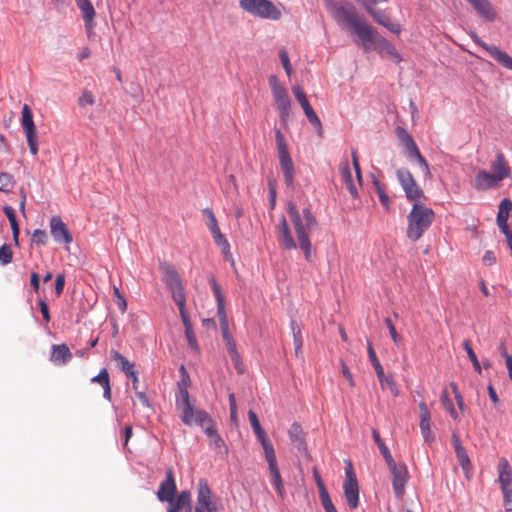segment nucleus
<instances>
[{
    "label": "nucleus",
    "mask_w": 512,
    "mask_h": 512,
    "mask_svg": "<svg viewBox=\"0 0 512 512\" xmlns=\"http://www.w3.org/2000/svg\"><path fill=\"white\" fill-rule=\"evenodd\" d=\"M333 16L343 29L358 36L365 52L377 50L381 55L390 56L397 62L402 60L395 47L384 37L379 36L354 7L336 5Z\"/></svg>",
    "instance_id": "obj_1"
},
{
    "label": "nucleus",
    "mask_w": 512,
    "mask_h": 512,
    "mask_svg": "<svg viewBox=\"0 0 512 512\" xmlns=\"http://www.w3.org/2000/svg\"><path fill=\"white\" fill-rule=\"evenodd\" d=\"M287 211L293 222L299 246L305 256H309L311 253L309 233L317 225L316 219L308 208H304L302 213H299L293 203L288 204Z\"/></svg>",
    "instance_id": "obj_2"
},
{
    "label": "nucleus",
    "mask_w": 512,
    "mask_h": 512,
    "mask_svg": "<svg viewBox=\"0 0 512 512\" xmlns=\"http://www.w3.org/2000/svg\"><path fill=\"white\" fill-rule=\"evenodd\" d=\"M407 219V237L412 241H416L421 238L424 232L431 226L434 219V212L424 205L415 203Z\"/></svg>",
    "instance_id": "obj_3"
},
{
    "label": "nucleus",
    "mask_w": 512,
    "mask_h": 512,
    "mask_svg": "<svg viewBox=\"0 0 512 512\" xmlns=\"http://www.w3.org/2000/svg\"><path fill=\"white\" fill-rule=\"evenodd\" d=\"M240 7L262 19L279 20L281 11L270 0H240Z\"/></svg>",
    "instance_id": "obj_4"
},
{
    "label": "nucleus",
    "mask_w": 512,
    "mask_h": 512,
    "mask_svg": "<svg viewBox=\"0 0 512 512\" xmlns=\"http://www.w3.org/2000/svg\"><path fill=\"white\" fill-rule=\"evenodd\" d=\"M498 483L503 493V505L506 511H512V467L506 458H501L497 465Z\"/></svg>",
    "instance_id": "obj_5"
},
{
    "label": "nucleus",
    "mask_w": 512,
    "mask_h": 512,
    "mask_svg": "<svg viewBox=\"0 0 512 512\" xmlns=\"http://www.w3.org/2000/svg\"><path fill=\"white\" fill-rule=\"evenodd\" d=\"M345 480L343 483L344 495L348 506L356 509L359 505V486L356 473L350 460L345 461Z\"/></svg>",
    "instance_id": "obj_6"
},
{
    "label": "nucleus",
    "mask_w": 512,
    "mask_h": 512,
    "mask_svg": "<svg viewBox=\"0 0 512 512\" xmlns=\"http://www.w3.org/2000/svg\"><path fill=\"white\" fill-rule=\"evenodd\" d=\"M177 405L181 410V420L184 424L191 426L196 423V412L190 403L189 393L184 380L178 383Z\"/></svg>",
    "instance_id": "obj_7"
},
{
    "label": "nucleus",
    "mask_w": 512,
    "mask_h": 512,
    "mask_svg": "<svg viewBox=\"0 0 512 512\" xmlns=\"http://www.w3.org/2000/svg\"><path fill=\"white\" fill-rule=\"evenodd\" d=\"M270 84L272 87L273 96L279 110V117L282 123H286L290 114L291 100L287 93V90L277 84L276 77L270 78Z\"/></svg>",
    "instance_id": "obj_8"
},
{
    "label": "nucleus",
    "mask_w": 512,
    "mask_h": 512,
    "mask_svg": "<svg viewBox=\"0 0 512 512\" xmlns=\"http://www.w3.org/2000/svg\"><path fill=\"white\" fill-rule=\"evenodd\" d=\"M392 475L393 489L397 497H402L408 480V471L404 463H396L394 459L386 462Z\"/></svg>",
    "instance_id": "obj_9"
},
{
    "label": "nucleus",
    "mask_w": 512,
    "mask_h": 512,
    "mask_svg": "<svg viewBox=\"0 0 512 512\" xmlns=\"http://www.w3.org/2000/svg\"><path fill=\"white\" fill-rule=\"evenodd\" d=\"M471 39L479 45L481 48H483L485 51L489 53V55L498 62L501 66L504 68L512 71V57L509 56L506 52L502 51L499 47L491 44H487L486 42L482 41L480 37L474 32L471 31L469 33Z\"/></svg>",
    "instance_id": "obj_10"
},
{
    "label": "nucleus",
    "mask_w": 512,
    "mask_h": 512,
    "mask_svg": "<svg viewBox=\"0 0 512 512\" xmlns=\"http://www.w3.org/2000/svg\"><path fill=\"white\" fill-rule=\"evenodd\" d=\"M217 510V504L212 500V491L207 481L199 480L195 512H216Z\"/></svg>",
    "instance_id": "obj_11"
},
{
    "label": "nucleus",
    "mask_w": 512,
    "mask_h": 512,
    "mask_svg": "<svg viewBox=\"0 0 512 512\" xmlns=\"http://www.w3.org/2000/svg\"><path fill=\"white\" fill-rule=\"evenodd\" d=\"M160 268L163 273V280L170 289L173 300H178V295L185 298L184 287L176 270L166 263H162Z\"/></svg>",
    "instance_id": "obj_12"
},
{
    "label": "nucleus",
    "mask_w": 512,
    "mask_h": 512,
    "mask_svg": "<svg viewBox=\"0 0 512 512\" xmlns=\"http://www.w3.org/2000/svg\"><path fill=\"white\" fill-rule=\"evenodd\" d=\"M264 456L268 463V470L271 476V482L274 485L277 494L283 499L285 497V488L278 467L274 448L265 451Z\"/></svg>",
    "instance_id": "obj_13"
},
{
    "label": "nucleus",
    "mask_w": 512,
    "mask_h": 512,
    "mask_svg": "<svg viewBox=\"0 0 512 512\" xmlns=\"http://www.w3.org/2000/svg\"><path fill=\"white\" fill-rule=\"evenodd\" d=\"M397 179L405 191L406 197L414 201L422 196V190L416 184L411 172L407 169H399L396 172Z\"/></svg>",
    "instance_id": "obj_14"
},
{
    "label": "nucleus",
    "mask_w": 512,
    "mask_h": 512,
    "mask_svg": "<svg viewBox=\"0 0 512 512\" xmlns=\"http://www.w3.org/2000/svg\"><path fill=\"white\" fill-rule=\"evenodd\" d=\"M195 424L200 425L205 430L206 434L211 437L215 449L224 447V442L217 434L213 420L206 411L199 410L196 412Z\"/></svg>",
    "instance_id": "obj_15"
},
{
    "label": "nucleus",
    "mask_w": 512,
    "mask_h": 512,
    "mask_svg": "<svg viewBox=\"0 0 512 512\" xmlns=\"http://www.w3.org/2000/svg\"><path fill=\"white\" fill-rule=\"evenodd\" d=\"M293 93H294L295 98L301 105L309 122L317 128L318 135L322 136L321 121H320L319 117L317 116V114L314 112L310 103L308 102L304 91L300 87L296 86V87H293Z\"/></svg>",
    "instance_id": "obj_16"
},
{
    "label": "nucleus",
    "mask_w": 512,
    "mask_h": 512,
    "mask_svg": "<svg viewBox=\"0 0 512 512\" xmlns=\"http://www.w3.org/2000/svg\"><path fill=\"white\" fill-rule=\"evenodd\" d=\"M49 226L50 233L57 243L69 244L72 242V234L60 216H53Z\"/></svg>",
    "instance_id": "obj_17"
},
{
    "label": "nucleus",
    "mask_w": 512,
    "mask_h": 512,
    "mask_svg": "<svg viewBox=\"0 0 512 512\" xmlns=\"http://www.w3.org/2000/svg\"><path fill=\"white\" fill-rule=\"evenodd\" d=\"M177 491L174 472L169 468L166 472V478L160 483L159 489L156 493L160 502L172 501Z\"/></svg>",
    "instance_id": "obj_18"
},
{
    "label": "nucleus",
    "mask_w": 512,
    "mask_h": 512,
    "mask_svg": "<svg viewBox=\"0 0 512 512\" xmlns=\"http://www.w3.org/2000/svg\"><path fill=\"white\" fill-rule=\"evenodd\" d=\"M418 407H419V418H420L419 426H420L421 434L426 443H432L435 440V436L431 429V425H432L431 413L428 409V406L423 401H421L418 404Z\"/></svg>",
    "instance_id": "obj_19"
},
{
    "label": "nucleus",
    "mask_w": 512,
    "mask_h": 512,
    "mask_svg": "<svg viewBox=\"0 0 512 512\" xmlns=\"http://www.w3.org/2000/svg\"><path fill=\"white\" fill-rule=\"evenodd\" d=\"M365 9L375 22L387 28L390 32L394 34L401 32V26L398 23H393L384 11L376 9L374 6L366 7Z\"/></svg>",
    "instance_id": "obj_20"
},
{
    "label": "nucleus",
    "mask_w": 512,
    "mask_h": 512,
    "mask_svg": "<svg viewBox=\"0 0 512 512\" xmlns=\"http://www.w3.org/2000/svg\"><path fill=\"white\" fill-rule=\"evenodd\" d=\"M248 418H249L251 427H252L257 439L259 440V442L262 445L264 452L267 451L268 449H273L274 448L273 444L270 441V439L268 438L266 432L261 427V424L259 422V419H258L256 413L254 411L250 410L248 412Z\"/></svg>",
    "instance_id": "obj_21"
},
{
    "label": "nucleus",
    "mask_w": 512,
    "mask_h": 512,
    "mask_svg": "<svg viewBox=\"0 0 512 512\" xmlns=\"http://www.w3.org/2000/svg\"><path fill=\"white\" fill-rule=\"evenodd\" d=\"M77 7L80 9L84 26L87 32L95 27L94 18L96 15L95 9L90 0H75Z\"/></svg>",
    "instance_id": "obj_22"
},
{
    "label": "nucleus",
    "mask_w": 512,
    "mask_h": 512,
    "mask_svg": "<svg viewBox=\"0 0 512 512\" xmlns=\"http://www.w3.org/2000/svg\"><path fill=\"white\" fill-rule=\"evenodd\" d=\"M501 181L486 170H480L475 176V188L479 191H485L497 187Z\"/></svg>",
    "instance_id": "obj_23"
},
{
    "label": "nucleus",
    "mask_w": 512,
    "mask_h": 512,
    "mask_svg": "<svg viewBox=\"0 0 512 512\" xmlns=\"http://www.w3.org/2000/svg\"><path fill=\"white\" fill-rule=\"evenodd\" d=\"M491 170V173L500 181L510 176V167L508 166L503 153H497L495 160L491 163Z\"/></svg>",
    "instance_id": "obj_24"
},
{
    "label": "nucleus",
    "mask_w": 512,
    "mask_h": 512,
    "mask_svg": "<svg viewBox=\"0 0 512 512\" xmlns=\"http://www.w3.org/2000/svg\"><path fill=\"white\" fill-rule=\"evenodd\" d=\"M279 163H280L281 170L283 172V177H284L286 186H288V187L293 186L295 169H294V164H293L290 154L280 156Z\"/></svg>",
    "instance_id": "obj_25"
},
{
    "label": "nucleus",
    "mask_w": 512,
    "mask_h": 512,
    "mask_svg": "<svg viewBox=\"0 0 512 512\" xmlns=\"http://www.w3.org/2000/svg\"><path fill=\"white\" fill-rule=\"evenodd\" d=\"M476 12L483 18L493 21L496 18V13L488 0H467Z\"/></svg>",
    "instance_id": "obj_26"
},
{
    "label": "nucleus",
    "mask_w": 512,
    "mask_h": 512,
    "mask_svg": "<svg viewBox=\"0 0 512 512\" xmlns=\"http://www.w3.org/2000/svg\"><path fill=\"white\" fill-rule=\"evenodd\" d=\"M72 359V353L66 344L53 345L51 360L58 365H65Z\"/></svg>",
    "instance_id": "obj_27"
},
{
    "label": "nucleus",
    "mask_w": 512,
    "mask_h": 512,
    "mask_svg": "<svg viewBox=\"0 0 512 512\" xmlns=\"http://www.w3.org/2000/svg\"><path fill=\"white\" fill-rule=\"evenodd\" d=\"M290 440L299 452L306 451L305 435L298 423H293L288 431Z\"/></svg>",
    "instance_id": "obj_28"
},
{
    "label": "nucleus",
    "mask_w": 512,
    "mask_h": 512,
    "mask_svg": "<svg viewBox=\"0 0 512 512\" xmlns=\"http://www.w3.org/2000/svg\"><path fill=\"white\" fill-rule=\"evenodd\" d=\"M111 357L112 359L117 363L120 370L126 375L133 374L135 372V364L133 362H130L126 357H124L122 354H120L116 350L111 351Z\"/></svg>",
    "instance_id": "obj_29"
},
{
    "label": "nucleus",
    "mask_w": 512,
    "mask_h": 512,
    "mask_svg": "<svg viewBox=\"0 0 512 512\" xmlns=\"http://www.w3.org/2000/svg\"><path fill=\"white\" fill-rule=\"evenodd\" d=\"M92 382L98 383L103 388V397L110 400L111 399V387H110V379L108 371L103 368L100 370L99 374L91 379Z\"/></svg>",
    "instance_id": "obj_30"
},
{
    "label": "nucleus",
    "mask_w": 512,
    "mask_h": 512,
    "mask_svg": "<svg viewBox=\"0 0 512 512\" xmlns=\"http://www.w3.org/2000/svg\"><path fill=\"white\" fill-rule=\"evenodd\" d=\"M341 178L349 191L350 195L353 198H356L358 196V190L356 187V184L353 181V177L349 168V165L346 163L341 167Z\"/></svg>",
    "instance_id": "obj_31"
},
{
    "label": "nucleus",
    "mask_w": 512,
    "mask_h": 512,
    "mask_svg": "<svg viewBox=\"0 0 512 512\" xmlns=\"http://www.w3.org/2000/svg\"><path fill=\"white\" fill-rule=\"evenodd\" d=\"M21 114V125L24 133L36 131V127L33 120V113L27 104L23 105Z\"/></svg>",
    "instance_id": "obj_32"
},
{
    "label": "nucleus",
    "mask_w": 512,
    "mask_h": 512,
    "mask_svg": "<svg viewBox=\"0 0 512 512\" xmlns=\"http://www.w3.org/2000/svg\"><path fill=\"white\" fill-rule=\"evenodd\" d=\"M279 229H280V239H281L282 245L287 249L295 248L296 244H295L293 237L290 233L287 221L284 218L282 219V221L280 223Z\"/></svg>",
    "instance_id": "obj_33"
},
{
    "label": "nucleus",
    "mask_w": 512,
    "mask_h": 512,
    "mask_svg": "<svg viewBox=\"0 0 512 512\" xmlns=\"http://www.w3.org/2000/svg\"><path fill=\"white\" fill-rule=\"evenodd\" d=\"M291 330H292V334H293V343H294V348H295V355L296 357H299L302 353L301 349H302V345H303V338H302V335H301V328L300 326L297 324V322L295 320H292L291 321Z\"/></svg>",
    "instance_id": "obj_34"
},
{
    "label": "nucleus",
    "mask_w": 512,
    "mask_h": 512,
    "mask_svg": "<svg viewBox=\"0 0 512 512\" xmlns=\"http://www.w3.org/2000/svg\"><path fill=\"white\" fill-rule=\"evenodd\" d=\"M379 383L382 389H389L390 393L397 397L399 396V389L394 378L391 375H385L383 372V376H377Z\"/></svg>",
    "instance_id": "obj_35"
},
{
    "label": "nucleus",
    "mask_w": 512,
    "mask_h": 512,
    "mask_svg": "<svg viewBox=\"0 0 512 512\" xmlns=\"http://www.w3.org/2000/svg\"><path fill=\"white\" fill-rule=\"evenodd\" d=\"M372 437H373L375 443L377 444V446H378V448L380 450V453L384 457L385 462H388L391 459H393V457H392L388 447L385 445V443L381 439L380 433L378 432L377 429H372Z\"/></svg>",
    "instance_id": "obj_36"
},
{
    "label": "nucleus",
    "mask_w": 512,
    "mask_h": 512,
    "mask_svg": "<svg viewBox=\"0 0 512 512\" xmlns=\"http://www.w3.org/2000/svg\"><path fill=\"white\" fill-rule=\"evenodd\" d=\"M367 351H368L369 360H370L373 368L375 369L376 375L383 376L384 369H383L382 365L380 364L370 341H367Z\"/></svg>",
    "instance_id": "obj_37"
},
{
    "label": "nucleus",
    "mask_w": 512,
    "mask_h": 512,
    "mask_svg": "<svg viewBox=\"0 0 512 512\" xmlns=\"http://www.w3.org/2000/svg\"><path fill=\"white\" fill-rule=\"evenodd\" d=\"M177 306H178V309H179V312H180V316H181V319L183 321V324H184V327H185V330L187 329H191L192 328V324H191V321H190V317L185 309V302H186V298H182L181 296L178 295V300L175 301Z\"/></svg>",
    "instance_id": "obj_38"
},
{
    "label": "nucleus",
    "mask_w": 512,
    "mask_h": 512,
    "mask_svg": "<svg viewBox=\"0 0 512 512\" xmlns=\"http://www.w3.org/2000/svg\"><path fill=\"white\" fill-rule=\"evenodd\" d=\"M275 140H276V146L278 151V157L288 155V147L285 140L284 135L282 134L281 130L276 128L275 129Z\"/></svg>",
    "instance_id": "obj_39"
},
{
    "label": "nucleus",
    "mask_w": 512,
    "mask_h": 512,
    "mask_svg": "<svg viewBox=\"0 0 512 512\" xmlns=\"http://www.w3.org/2000/svg\"><path fill=\"white\" fill-rule=\"evenodd\" d=\"M457 459L459 461L460 466L462 467L466 478H469V473L471 472V462L465 451V449H458L456 452Z\"/></svg>",
    "instance_id": "obj_40"
},
{
    "label": "nucleus",
    "mask_w": 512,
    "mask_h": 512,
    "mask_svg": "<svg viewBox=\"0 0 512 512\" xmlns=\"http://www.w3.org/2000/svg\"><path fill=\"white\" fill-rule=\"evenodd\" d=\"M441 402L444 408L449 412L450 416L454 419H458V413L453 405L452 400L450 399L448 392L444 390L441 394Z\"/></svg>",
    "instance_id": "obj_41"
},
{
    "label": "nucleus",
    "mask_w": 512,
    "mask_h": 512,
    "mask_svg": "<svg viewBox=\"0 0 512 512\" xmlns=\"http://www.w3.org/2000/svg\"><path fill=\"white\" fill-rule=\"evenodd\" d=\"M463 347H464L465 351L467 352V355H468L469 359L471 360L474 369L480 374L481 373V365H480L478 358L470 344V341L469 340L463 341Z\"/></svg>",
    "instance_id": "obj_42"
},
{
    "label": "nucleus",
    "mask_w": 512,
    "mask_h": 512,
    "mask_svg": "<svg viewBox=\"0 0 512 512\" xmlns=\"http://www.w3.org/2000/svg\"><path fill=\"white\" fill-rule=\"evenodd\" d=\"M13 188V177L8 173L0 174V191L8 193Z\"/></svg>",
    "instance_id": "obj_43"
},
{
    "label": "nucleus",
    "mask_w": 512,
    "mask_h": 512,
    "mask_svg": "<svg viewBox=\"0 0 512 512\" xmlns=\"http://www.w3.org/2000/svg\"><path fill=\"white\" fill-rule=\"evenodd\" d=\"M25 136H26V139H27V143H28V146H29L30 153L33 156H36L38 154V141H37V133H36V131L25 133Z\"/></svg>",
    "instance_id": "obj_44"
},
{
    "label": "nucleus",
    "mask_w": 512,
    "mask_h": 512,
    "mask_svg": "<svg viewBox=\"0 0 512 512\" xmlns=\"http://www.w3.org/2000/svg\"><path fill=\"white\" fill-rule=\"evenodd\" d=\"M211 234L213 236L215 243L218 246L222 247V252L225 254L227 252L229 244H228L227 240L225 239L224 235L221 233L220 229L218 228V229L212 231Z\"/></svg>",
    "instance_id": "obj_45"
},
{
    "label": "nucleus",
    "mask_w": 512,
    "mask_h": 512,
    "mask_svg": "<svg viewBox=\"0 0 512 512\" xmlns=\"http://www.w3.org/2000/svg\"><path fill=\"white\" fill-rule=\"evenodd\" d=\"M95 103V98L89 90H84L82 95L78 98V105L80 108H84L89 105L92 106Z\"/></svg>",
    "instance_id": "obj_46"
},
{
    "label": "nucleus",
    "mask_w": 512,
    "mask_h": 512,
    "mask_svg": "<svg viewBox=\"0 0 512 512\" xmlns=\"http://www.w3.org/2000/svg\"><path fill=\"white\" fill-rule=\"evenodd\" d=\"M210 282H211L213 294L216 298L217 306L224 305L225 297L221 291L220 285L216 282V280L213 277L211 278Z\"/></svg>",
    "instance_id": "obj_47"
},
{
    "label": "nucleus",
    "mask_w": 512,
    "mask_h": 512,
    "mask_svg": "<svg viewBox=\"0 0 512 512\" xmlns=\"http://www.w3.org/2000/svg\"><path fill=\"white\" fill-rule=\"evenodd\" d=\"M512 211V201L508 198H504L499 205L498 216H504L509 218V214Z\"/></svg>",
    "instance_id": "obj_48"
},
{
    "label": "nucleus",
    "mask_w": 512,
    "mask_h": 512,
    "mask_svg": "<svg viewBox=\"0 0 512 512\" xmlns=\"http://www.w3.org/2000/svg\"><path fill=\"white\" fill-rule=\"evenodd\" d=\"M176 502H179L182 508L191 507V494L189 491H181L177 497H175Z\"/></svg>",
    "instance_id": "obj_49"
},
{
    "label": "nucleus",
    "mask_w": 512,
    "mask_h": 512,
    "mask_svg": "<svg viewBox=\"0 0 512 512\" xmlns=\"http://www.w3.org/2000/svg\"><path fill=\"white\" fill-rule=\"evenodd\" d=\"M203 213L208 218L207 227L209 228V230L212 232V231L218 229L219 227H218L217 219H216L213 211L210 208H205L203 210Z\"/></svg>",
    "instance_id": "obj_50"
},
{
    "label": "nucleus",
    "mask_w": 512,
    "mask_h": 512,
    "mask_svg": "<svg viewBox=\"0 0 512 512\" xmlns=\"http://www.w3.org/2000/svg\"><path fill=\"white\" fill-rule=\"evenodd\" d=\"M396 136L402 146L413 140V137L407 132V130L400 126L396 128Z\"/></svg>",
    "instance_id": "obj_51"
},
{
    "label": "nucleus",
    "mask_w": 512,
    "mask_h": 512,
    "mask_svg": "<svg viewBox=\"0 0 512 512\" xmlns=\"http://www.w3.org/2000/svg\"><path fill=\"white\" fill-rule=\"evenodd\" d=\"M279 58L281 60V63L283 65V68L285 69V72L287 75L291 74L292 68L289 60L288 53L285 49H280L279 51Z\"/></svg>",
    "instance_id": "obj_52"
},
{
    "label": "nucleus",
    "mask_w": 512,
    "mask_h": 512,
    "mask_svg": "<svg viewBox=\"0 0 512 512\" xmlns=\"http://www.w3.org/2000/svg\"><path fill=\"white\" fill-rule=\"evenodd\" d=\"M403 147L405 148L407 155L411 160H413L415 155H418L420 152L414 139L405 144Z\"/></svg>",
    "instance_id": "obj_53"
},
{
    "label": "nucleus",
    "mask_w": 512,
    "mask_h": 512,
    "mask_svg": "<svg viewBox=\"0 0 512 512\" xmlns=\"http://www.w3.org/2000/svg\"><path fill=\"white\" fill-rule=\"evenodd\" d=\"M385 324L389 330L390 336L395 344H398L401 340L400 335L397 333L396 328L394 324L392 323L390 318L385 319Z\"/></svg>",
    "instance_id": "obj_54"
},
{
    "label": "nucleus",
    "mask_w": 512,
    "mask_h": 512,
    "mask_svg": "<svg viewBox=\"0 0 512 512\" xmlns=\"http://www.w3.org/2000/svg\"><path fill=\"white\" fill-rule=\"evenodd\" d=\"M450 387H451L452 392H453V394H454V396H455V399H456V402H457V404H458L459 409H460V410H462V411H464V409H465V407H466V406H465V403H464L463 397H462V395H461L460 391L458 390L457 385H456L454 382H452V383L450 384Z\"/></svg>",
    "instance_id": "obj_55"
},
{
    "label": "nucleus",
    "mask_w": 512,
    "mask_h": 512,
    "mask_svg": "<svg viewBox=\"0 0 512 512\" xmlns=\"http://www.w3.org/2000/svg\"><path fill=\"white\" fill-rule=\"evenodd\" d=\"M48 235L44 230L36 229L32 235V240L36 244H45L47 241Z\"/></svg>",
    "instance_id": "obj_56"
},
{
    "label": "nucleus",
    "mask_w": 512,
    "mask_h": 512,
    "mask_svg": "<svg viewBox=\"0 0 512 512\" xmlns=\"http://www.w3.org/2000/svg\"><path fill=\"white\" fill-rule=\"evenodd\" d=\"M340 366H341V373H342V375L348 381L350 387H354L355 386V381H354L352 373L350 372L347 364L345 362L341 361Z\"/></svg>",
    "instance_id": "obj_57"
},
{
    "label": "nucleus",
    "mask_w": 512,
    "mask_h": 512,
    "mask_svg": "<svg viewBox=\"0 0 512 512\" xmlns=\"http://www.w3.org/2000/svg\"><path fill=\"white\" fill-rule=\"evenodd\" d=\"M268 188H269V203H270L271 209H273L275 207V202H276V186H275L274 180L270 179L268 181Z\"/></svg>",
    "instance_id": "obj_58"
},
{
    "label": "nucleus",
    "mask_w": 512,
    "mask_h": 512,
    "mask_svg": "<svg viewBox=\"0 0 512 512\" xmlns=\"http://www.w3.org/2000/svg\"><path fill=\"white\" fill-rule=\"evenodd\" d=\"M217 312H218V315H219V322H220L221 328L227 327L228 326V319H227L225 304L224 305H218L217 306Z\"/></svg>",
    "instance_id": "obj_59"
},
{
    "label": "nucleus",
    "mask_w": 512,
    "mask_h": 512,
    "mask_svg": "<svg viewBox=\"0 0 512 512\" xmlns=\"http://www.w3.org/2000/svg\"><path fill=\"white\" fill-rule=\"evenodd\" d=\"M185 335H186L189 346L193 350L198 351L199 347H198L197 340H196L195 334L193 332V329L191 328V329L185 330Z\"/></svg>",
    "instance_id": "obj_60"
},
{
    "label": "nucleus",
    "mask_w": 512,
    "mask_h": 512,
    "mask_svg": "<svg viewBox=\"0 0 512 512\" xmlns=\"http://www.w3.org/2000/svg\"><path fill=\"white\" fill-rule=\"evenodd\" d=\"M225 345H226L227 351L231 357V360L238 361V352H237L236 343H235L234 339H232L230 341H225Z\"/></svg>",
    "instance_id": "obj_61"
},
{
    "label": "nucleus",
    "mask_w": 512,
    "mask_h": 512,
    "mask_svg": "<svg viewBox=\"0 0 512 512\" xmlns=\"http://www.w3.org/2000/svg\"><path fill=\"white\" fill-rule=\"evenodd\" d=\"M321 504L324 509H327L328 507L333 506L334 504L331 501V498L329 496V493L327 489H323V491L319 492Z\"/></svg>",
    "instance_id": "obj_62"
},
{
    "label": "nucleus",
    "mask_w": 512,
    "mask_h": 512,
    "mask_svg": "<svg viewBox=\"0 0 512 512\" xmlns=\"http://www.w3.org/2000/svg\"><path fill=\"white\" fill-rule=\"evenodd\" d=\"M413 160L417 161V163L420 165V167L422 168L425 175L430 174L429 165H428L426 159L422 156V154L420 152L418 153V155H415Z\"/></svg>",
    "instance_id": "obj_63"
},
{
    "label": "nucleus",
    "mask_w": 512,
    "mask_h": 512,
    "mask_svg": "<svg viewBox=\"0 0 512 512\" xmlns=\"http://www.w3.org/2000/svg\"><path fill=\"white\" fill-rule=\"evenodd\" d=\"M64 285H65L64 275L63 274L57 275L56 280H55V292H56L57 296H60L63 293Z\"/></svg>",
    "instance_id": "obj_64"
}]
</instances>
